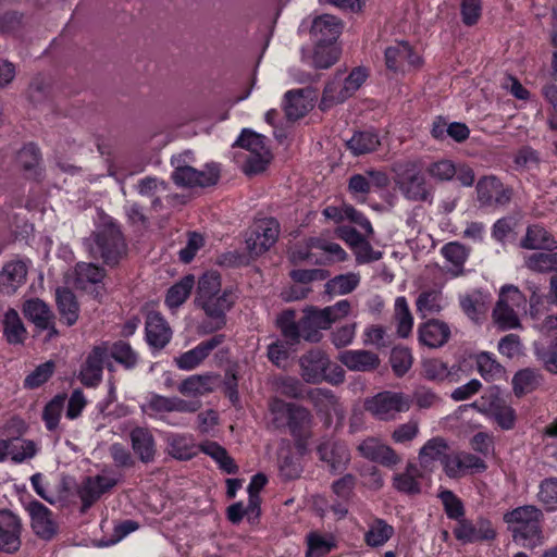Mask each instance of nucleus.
<instances>
[{"label":"nucleus","instance_id":"8","mask_svg":"<svg viewBox=\"0 0 557 557\" xmlns=\"http://www.w3.org/2000/svg\"><path fill=\"white\" fill-rule=\"evenodd\" d=\"M410 406L409 396L391 391L381 392L364 401L366 410L382 421L395 420L398 413L408 411Z\"/></svg>","mask_w":557,"mask_h":557},{"label":"nucleus","instance_id":"19","mask_svg":"<svg viewBox=\"0 0 557 557\" xmlns=\"http://www.w3.org/2000/svg\"><path fill=\"white\" fill-rule=\"evenodd\" d=\"M454 535L462 543H473L493 540L496 531L486 519H479L476 522L459 519L454 529Z\"/></svg>","mask_w":557,"mask_h":557},{"label":"nucleus","instance_id":"16","mask_svg":"<svg viewBox=\"0 0 557 557\" xmlns=\"http://www.w3.org/2000/svg\"><path fill=\"white\" fill-rule=\"evenodd\" d=\"M22 522L10 510H0V552L15 554L22 546Z\"/></svg>","mask_w":557,"mask_h":557},{"label":"nucleus","instance_id":"38","mask_svg":"<svg viewBox=\"0 0 557 557\" xmlns=\"http://www.w3.org/2000/svg\"><path fill=\"white\" fill-rule=\"evenodd\" d=\"M521 246L532 250H553L557 247V243L544 227L532 225L528 227L525 236L521 240Z\"/></svg>","mask_w":557,"mask_h":557},{"label":"nucleus","instance_id":"40","mask_svg":"<svg viewBox=\"0 0 557 557\" xmlns=\"http://www.w3.org/2000/svg\"><path fill=\"white\" fill-rule=\"evenodd\" d=\"M3 335L7 342L11 345L23 344L26 339V329L18 313L13 309H10L4 313Z\"/></svg>","mask_w":557,"mask_h":557},{"label":"nucleus","instance_id":"35","mask_svg":"<svg viewBox=\"0 0 557 557\" xmlns=\"http://www.w3.org/2000/svg\"><path fill=\"white\" fill-rule=\"evenodd\" d=\"M446 307L445 298L441 290H422L416 299V309L421 318L440 313Z\"/></svg>","mask_w":557,"mask_h":557},{"label":"nucleus","instance_id":"37","mask_svg":"<svg viewBox=\"0 0 557 557\" xmlns=\"http://www.w3.org/2000/svg\"><path fill=\"white\" fill-rule=\"evenodd\" d=\"M132 446L141 461L148 462L153 459L154 440L149 430L145 428H135L131 432Z\"/></svg>","mask_w":557,"mask_h":557},{"label":"nucleus","instance_id":"62","mask_svg":"<svg viewBox=\"0 0 557 557\" xmlns=\"http://www.w3.org/2000/svg\"><path fill=\"white\" fill-rule=\"evenodd\" d=\"M534 355L546 371L557 374V337L552 342L548 348L535 344Z\"/></svg>","mask_w":557,"mask_h":557},{"label":"nucleus","instance_id":"56","mask_svg":"<svg viewBox=\"0 0 557 557\" xmlns=\"http://www.w3.org/2000/svg\"><path fill=\"white\" fill-rule=\"evenodd\" d=\"M421 368V374L428 381L443 382L451 375L447 363L436 358L423 360Z\"/></svg>","mask_w":557,"mask_h":557},{"label":"nucleus","instance_id":"31","mask_svg":"<svg viewBox=\"0 0 557 557\" xmlns=\"http://www.w3.org/2000/svg\"><path fill=\"white\" fill-rule=\"evenodd\" d=\"M448 450V443L443 437L436 436L430 438L419 450L418 458L420 466L429 470H432L437 461H441L444 466L445 459L450 456Z\"/></svg>","mask_w":557,"mask_h":557},{"label":"nucleus","instance_id":"25","mask_svg":"<svg viewBox=\"0 0 557 557\" xmlns=\"http://www.w3.org/2000/svg\"><path fill=\"white\" fill-rule=\"evenodd\" d=\"M318 455L322 461L327 463L333 472L344 470L350 460L347 447L333 440L322 442L318 446Z\"/></svg>","mask_w":557,"mask_h":557},{"label":"nucleus","instance_id":"3","mask_svg":"<svg viewBox=\"0 0 557 557\" xmlns=\"http://www.w3.org/2000/svg\"><path fill=\"white\" fill-rule=\"evenodd\" d=\"M242 149L236 156V162L248 174L262 172L271 160V152L265 144V137L249 129H244L236 140Z\"/></svg>","mask_w":557,"mask_h":557},{"label":"nucleus","instance_id":"49","mask_svg":"<svg viewBox=\"0 0 557 557\" xmlns=\"http://www.w3.org/2000/svg\"><path fill=\"white\" fill-rule=\"evenodd\" d=\"M475 364L480 375L486 381H495L503 376L504 368L497 362L495 357L486 351L475 356Z\"/></svg>","mask_w":557,"mask_h":557},{"label":"nucleus","instance_id":"5","mask_svg":"<svg viewBox=\"0 0 557 557\" xmlns=\"http://www.w3.org/2000/svg\"><path fill=\"white\" fill-rule=\"evenodd\" d=\"M542 519V510L533 505L520 506L504 515V521L512 531L515 540L527 541L528 546L540 541Z\"/></svg>","mask_w":557,"mask_h":557},{"label":"nucleus","instance_id":"41","mask_svg":"<svg viewBox=\"0 0 557 557\" xmlns=\"http://www.w3.org/2000/svg\"><path fill=\"white\" fill-rule=\"evenodd\" d=\"M9 457L14 463H23L33 459L40 449L37 442L27 438L12 437L9 438Z\"/></svg>","mask_w":557,"mask_h":557},{"label":"nucleus","instance_id":"4","mask_svg":"<svg viewBox=\"0 0 557 557\" xmlns=\"http://www.w3.org/2000/svg\"><path fill=\"white\" fill-rule=\"evenodd\" d=\"M395 183L400 193L411 201L432 202L433 189L429 186L420 165L414 161L397 163L394 166Z\"/></svg>","mask_w":557,"mask_h":557},{"label":"nucleus","instance_id":"11","mask_svg":"<svg viewBox=\"0 0 557 557\" xmlns=\"http://www.w3.org/2000/svg\"><path fill=\"white\" fill-rule=\"evenodd\" d=\"M278 235L280 224L275 219L258 220L253 223L247 235V250L253 257L261 256L276 243Z\"/></svg>","mask_w":557,"mask_h":557},{"label":"nucleus","instance_id":"61","mask_svg":"<svg viewBox=\"0 0 557 557\" xmlns=\"http://www.w3.org/2000/svg\"><path fill=\"white\" fill-rule=\"evenodd\" d=\"M456 164L448 159H441L430 163L426 168L429 176L436 182H448L455 177Z\"/></svg>","mask_w":557,"mask_h":557},{"label":"nucleus","instance_id":"17","mask_svg":"<svg viewBox=\"0 0 557 557\" xmlns=\"http://www.w3.org/2000/svg\"><path fill=\"white\" fill-rule=\"evenodd\" d=\"M486 468L484 460L467 451L450 454L444 461L446 475L454 479L470 473L483 472Z\"/></svg>","mask_w":557,"mask_h":557},{"label":"nucleus","instance_id":"12","mask_svg":"<svg viewBox=\"0 0 557 557\" xmlns=\"http://www.w3.org/2000/svg\"><path fill=\"white\" fill-rule=\"evenodd\" d=\"M175 170L172 173L174 183L183 187H207L214 185L219 180V168L215 164L207 165L198 171L189 165H181L178 159H173Z\"/></svg>","mask_w":557,"mask_h":557},{"label":"nucleus","instance_id":"30","mask_svg":"<svg viewBox=\"0 0 557 557\" xmlns=\"http://www.w3.org/2000/svg\"><path fill=\"white\" fill-rule=\"evenodd\" d=\"M23 311L37 327L49 331V338L58 334L55 327L52 325L53 314L47 304L42 300L35 298L25 301Z\"/></svg>","mask_w":557,"mask_h":557},{"label":"nucleus","instance_id":"51","mask_svg":"<svg viewBox=\"0 0 557 557\" xmlns=\"http://www.w3.org/2000/svg\"><path fill=\"white\" fill-rule=\"evenodd\" d=\"M168 185L164 181L157 177L147 176L138 181L136 190L139 195L152 199V206L157 208L161 205L160 195L164 194Z\"/></svg>","mask_w":557,"mask_h":557},{"label":"nucleus","instance_id":"48","mask_svg":"<svg viewBox=\"0 0 557 557\" xmlns=\"http://www.w3.org/2000/svg\"><path fill=\"white\" fill-rule=\"evenodd\" d=\"M394 534V528L386 523L383 519H375L369 524V529L364 534V541L368 546H383Z\"/></svg>","mask_w":557,"mask_h":557},{"label":"nucleus","instance_id":"52","mask_svg":"<svg viewBox=\"0 0 557 557\" xmlns=\"http://www.w3.org/2000/svg\"><path fill=\"white\" fill-rule=\"evenodd\" d=\"M541 382V374L534 369H523L518 371L512 377L515 394L521 396L530 393L537 387Z\"/></svg>","mask_w":557,"mask_h":557},{"label":"nucleus","instance_id":"18","mask_svg":"<svg viewBox=\"0 0 557 557\" xmlns=\"http://www.w3.org/2000/svg\"><path fill=\"white\" fill-rule=\"evenodd\" d=\"M109 354L106 343L95 346L79 371V380L86 387H96L102 380L103 362Z\"/></svg>","mask_w":557,"mask_h":557},{"label":"nucleus","instance_id":"10","mask_svg":"<svg viewBox=\"0 0 557 557\" xmlns=\"http://www.w3.org/2000/svg\"><path fill=\"white\" fill-rule=\"evenodd\" d=\"M119 482V476L112 470L103 469L96 475L85 478L77 487L82 502V511L89 509L102 495L111 491Z\"/></svg>","mask_w":557,"mask_h":557},{"label":"nucleus","instance_id":"44","mask_svg":"<svg viewBox=\"0 0 557 557\" xmlns=\"http://www.w3.org/2000/svg\"><path fill=\"white\" fill-rule=\"evenodd\" d=\"M169 453L176 459L188 460L197 453V446L189 435L172 434L168 437Z\"/></svg>","mask_w":557,"mask_h":557},{"label":"nucleus","instance_id":"47","mask_svg":"<svg viewBox=\"0 0 557 557\" xmlns=\"http://www.w3.org/2000/svg\"><path fill=\"white\" fill-rule=\"evenodd\" d=\"M309 247L320 250L324 255L323 260H315L319 263L341 262L347 258L345 250L334 242H330L321 237H312L309 239Z\"/></svg>","mask_w":557,"mask_h":557},{"label":"nucleus","instance_id":"53","mask_svg":"<svg viewBox=\"0 0 557 557\" xmlns=\"http://www.w3.org/2000/svg\"><path fill=\"white\" fill-rule=\"evenodd\" d=\"M347 146L358 156L374 151L380 146V140L373 132H358L347 141Z\"/></svg>","mask_w":557,"mask_h":557},{"label":"nucleus","instance_id":"29","mask_svg":"<svg viewBox=\"0 0 557 557\" xmlns=\"http://www.w3.org/2000/svg\"><path fill=\"white\" fill-rule=\"evenodd\" d=\"M338 360L350 371L367 372L375 370L380 366L376 354L364 350H345L339 352Z\"/></svg>","mask_w":557,"mask_h":557},{"label":"nucleus","instance_id":"20","mask_svg":"<svg viewBox=\"0 0 557 557\" xmlns=\"http://www.w3.org/2000/svg\"><path fill=\"white\" fill-rule=\"evenodd\" d=\"M235 302V295L228 287L223 289V293H219L211 297V307H200L206 315L209 318V325L206 326V332H213L222 329L225 323V313L232 308Z\"/></svg>","mask_w":557,"mask_h":557},{"label":"nucleus","instance_id":"24","mask_svg":"<svg viewBox=\"0 0 557 557\" xmlns=\"http://www.w3.org/2000/svg\"><path fill=\"white\" fill-rule=\"evenodd\" d=\"M450 333V327L447 323L432 319L419 325L418 339L424 346L440 348L448 342Z\"/></svg>","mask_w":557,"mask_h":557},{"label":"nucleus","instance_id":"39","mask_svg":"<svg viewBox=\"0 0 557 557\" xmlns=\"http://www.w3.org/2000/svg\"><path fill=\"white\" fill-rule=\"evenodd\" d=\"M57 305L61 319L71 326L79 317V307L74 294L65 288L57 289Z\"/></svg>","mask_w":557,"mask_h":557},{"label":"nucleus","instance_id":"55","mask_svg":"<svg viewBox=\"0 0 557 557\" xmlns=\"http://www.w3.org/2000/svg\"><path fill=\"white\" fill-rule=\"evenodd\" d=\"M359 283V274L350 272L333 277L325 284V288L330 294L345 295L352 292Z\"/></svg>","mask_w":557,"mask_h":557},{"label":"nucleus","instance_id":"9","mask_svg":"<svg viewBox=\"0 0 557 557\" xmlns=\"http://www.w3.org/2000/svg\"><path fill=\"white\" fill-rule=\"evenodd\" d=\"M86 247L95 258H101L108 264H115L125 251L120 230L115 226L97 233L86 240Z\"/></svg>","mask_w":557,"mask_h":557},{"label":"nucleus","instance_id":"14","mask_svg":"<svg viewBox=\"0 0 557 557\" xmlns=\"http://www.w3.org/2000/svg\"><path fill=\"white\" fill-rule=\"evenodd\" d=\"M476 199L482 207L494 208L509 202L511 191L494 175L481 177L475 186Z\"/></svg>","mask_w":557,"mask_h":557},{"label":"nucleus","instance_id":"26","mask_svg":"<svg viewBox=\"0 0 557 557\" xmlns=\"http://www.w3.org/2000/svg\"><path fill=\"white\" fill-rule=\"evenodd\" d=\"M145 329L147 343L153 348H163L172 338L169 323L158 312H150L147 315Z\"/></svg>","mask_w":557,"mask_h":557},{"label":"nucleus","instance_id":"64","mask_svg":"<svg viewBox=\"0 0 557 557\" xmlns=\"http://www.w3.org/2000/svg\"><path fill=\"white\" fill-rule=\"evenodd\" d=\"M111 356L126 369L134 368L138 361L137 354L132 349L131 345L125 342L115 343L111 348Z\"/></svg>","mask_w":557,"mask_h":557},{"label":"nucleus","instance_id":"6","mask_svg":"<svg viewBox=\"0 0 557 557\" xmlns=\"http://www.w3.org/2000/svg\"><path fill=\"white\" fill-rule=\"evenodd\" d=\"M527 299L513 285L504 286L493 311L494 322L500 330H511L520 326L518 313L525 311Z\"/></svg>","mask_w":557,"mask_h":557},{"label":"nucleus","instance_id":"36","mask_svg":"<svg viewBox=\"0 0 557 557\" xmlns=\"http://www.w3.org/2000/svg\"><path fill=\"white\" fill-rule=\"evenodd\" d=\"M337 546L333 533L310 532L307 535L306 557H324Z\"/></svg>","mask_w":557,"mask_h":557},{"label":"nucleus","instance_id":"59","mask_svg":"<svg viewBox=\"0 0 557 557\" xmlns=\"http://www.w3.org/2000/svg\"><path fill=\"white\" fill-rule=\"evenodd\" d=\"M539 502L547 511L557 509V478L544 479L539 485Z\"/></svg>","mask_w":557,"mask_h":557},{"label":"nucleus","instance_id":"32","mask_svg":"<svg viewBox=\"0 0 557 557\" xmlns=\"http://www.w3.org/2000/svg\"><path fill=\"white\" fill-rule=\"evenodd\" d=\"M216 376L210 373L194 374L183 380L177 391L187 397H201L214 389Z\"/></svg>","mask_w":557,"mask_h":557},{"label":"nucleus","instance_id":"43","mask_svg":"<svg viewBox=\"0 0 557 557\" xmlns=\"http://www.w3.org/2000/svg\"><path fill=\"white\" fill-rule=\"evenodd\" d=\"M195 286V277L186 275L172 287L169 288L165 296V305L170 310L181 307L189 297Z\"/></svg>","mask_w":557,"mask_h":557},{"label":"nucleus","instance_id":"27","mask_svg":"<svg viewBox=\"0 0 557 557\" xmlns=\"http://www.w3.org/2000/svg\"><path fill=\"white\" fill-rule=\"evenodd\" d=\"M341 21L333 15L323 14L313 20L311 36L320 45H333L342 33Z\"/></svg>","mask_w":557,"mask_h":557},{"label":"nucleus","instance_id":"60","mask_svg":"<svg viewBox=\"0 0 557 557\" xmlns=\"http://www.w3.org/2000/svg\"><path fill=\"white\" fill-rule=\"evenodd\" d=\"M391 367L397 376L405 375L413 363L411 350L407 347H395L391 352Z\"/></svg>","mask_w":557,"mask_h":557},{"label":"nucleus","instance_id":"15","mask_svg":"<svg viewBox=\"0 0 557 557\" xmlns=\"http://www.w3.org/2000/svg\"><path fill=\"white\" fill-rule=\"evenodd\" d=\"M479 411L488 414L504 430H510L516 420L515 411L507 406L495 391H491L488 396H483L480 401L470 405Z\"/></svg>","mask_w":557,"mask_h":557},{"label":"nucleus","instance_id":"23","mask_svg":"<svg viewBox=\"0 0 557 557\" xmlns=\"http://www.w3.org/2000/svg\"><path fill=\"white\" fill-rule=\"evenodd\" d=\"M223 341L224 335H215L208 341L201 342L193 349L176 357L174 360L175 364L181 370L190 371L197 368Z\"/></svg>","mask_w":557,"mask_h":557},{"label":"nucleus","instance_id":"58","mask_svg":"<svg viewBox=\"0 0 557 557\" xmlns=\"http://www.w3.org/2000/svg\"><path fill=\"white\" fill-rule=\"evenodd\" d=\"M66 397L65 395H57L45 407L42 419L46 428L53 431L58 428L61 414L64 409Z\"/></svg>","mask_w":557,"mask_h":557},{"label":"nucleus","instance_id":"33","mask_svg":"<svg viewBox=\"0 0 557 557\" xmlns=\"http://www.w3.org/2000/svg\"><path fill=\"white\" fill-rule=\"evenodd\" d=\"M221 276L215 271L206 272L198 281L196 292V304L198 307H211V297L219 293H223Z\"/></svg>","mask_w":557,"mask_h":557},{"label":"nucleus","instance_id":"54","mask_svg":"<svg viewBox=\"0 0 557 557\" xmlns=\"http://www.w3.org/2000/svg\"><path fill=\"white\" fill-rule=\"evenodd\" d=\"M76 286L86 289L88 284H98L104 277V270L92 263H78L75 268Z\"/></svg>","mask_w":557,"mask_h":557},{"label":"nucleus","instance_id":"34","mask_svg":"<svg viewBox=\"0 0 557 557\" xmlns=\"http://www.w3.org/2000/svg\"><path fill=\"white\" fill-rule=\"evenodd\" d=\"M309 94L306 89L289 90L285 94L284 111L289 120H298L311 110L313 104Z\"/></svg>","mask_w":557,"mask_h":557},{"label":"nucleus","instance_id":"28","mask_svg":"<svg viewBox=\"0 0 557 557\" xmlns=\"http://www.w3.org/2000/svg\"><path fill=\"white\" fill-rule=\"evenodd\" d=\"M27 263L14 260L5 263L0 271V290L8 295L14 294L21 287L27 276Z\"/></svg>","mask_w":557,"mask_h":557},{"label":"nucleus","instance_id":"46","mask_svg":"<svg viewBox=\"0 0 557 557\" xmlns=\"http://www.w3.org/2000/svg\"><path fill=\"white\" fill-rule=\"evenodd\" d=\"M350 96L348 91L345 92L343 79L336 76L324 88L323 96L320 102L321 110H329L332 107L339 104L347 100Z\"/></svg>","mask_w":557,"mask_h":557},{"label":"nucleus","instance_id":"7","mask_svg":"<svg viewBox=\"0 0 557 557\" xmlns=\"http://www.w3.org/2000/svg\"><path fill=\"white\" fill-rule=\"evenodd\" d=\"M198 400H185L177 396L166 397L157 393H149L140 405L143 413L150 418L166 421L169 413H191L200 408Z\"/></svg>","mask_w":557,"mask_h":557},{"label":"nucleus","instance_id":"21","mask_svg":"<svg viewBox=\"0 0 557 557\" xmlns=\"http://www.w3.org/2000/svg\"><path fill=\"white\" fill-rule=\"evenodd\" d=\"M357 449L362 457L386 467L395 466L400 461L396 451L376 437L363 440Z\"/></svg>","mask_w":557,"mask_h":557},{"label":"nucleus","instance_id":"42","mask_svg":"<svg viewBox=\"0 0 557 557\" xmlns=\"http://www.w3.org/2000/svg\"><path fill=\"white\" fill-rule=\"evenodd\" d=\"M394 319L396 322V332L399 337H408L413 327V317L410 311L406 297L398 296L394 304Z\"/></svg>","mask_w":557,"mask_h":557},{"label":"nucleus","instance_id":"50","mask_svg":"<svg viewBox=\"0 0 557 557\" xmlns=\"http://www.w3.org/2000/svg\"><path fill=\"white\" fill-rule=\"evenodd\" d=\"M420 470L416 465L409 463L403 473L395 475L394 486L403 493L417 494L420 492Z\"/></svg>","mask_w":557,"mask_h":557},{"label":"nucleus","instance_id":"1","mask_svg":"<svg viewBox=\"0 0 557 557\" xmlns=\"http://www.w3.org/2000/svg\"><path fill=\"white\" fill-rule=\"evenodd\" d=\"M349 312L350 302L344 299L323 309H306L299 322L295 321L293 310H286L278 315L276 323L290 346L298 344L300 338L318 343L322 338V330L330 329L333 323L346 318Z\"/></svg>","mask_w":557,"mask_h":557},{"label":"nucleus","instance_id":"2","mask_svg":"<svg viewBox=\"0 0 557 557\" xmlns=\"http://www.w3.org/2000/svg\"><path fill=\"white\" fill-rule=\"evenodd\" d=\"M300 376L310 384L323 381L338 385L345 380V371L333 362L326 352L321 349H311L299 358Z\"/></svg>","mask_w":557,"mask_h":557},{"label":"nucleus","instance_id":"45","mask_svg":"<svg viewBox=\"0 0 557 557\" xmlns=\"http://www.w3.org/2000/svg\"><path fill=\"white\" fill-rule=\"evenodd\" d=\"M200 450L210 456L219 467L226 473H236L237 466L226 449L215 442L207 441L200 445Z\"/></svg>","mask_w":557,"mask_h":557},{"label":"nucleus","instance_id":"22","mask_svg":"<svg viewBox=\"0 0 557 557\" xmlns=\"http://www.w3.org/2000/svg\"><path fill=\"white\" fill-rule=\"evenodd\" d=\"M30 516L32 529L39 537L50 540L57 533V523L51 510L38 500L30 502L27 506Z\"/></svg>","mask_w":557,"mask_h":557},{"label":"nucleus","instance_id":"57","mask_svg":"<svg viewBox=\"0 0 557 557\" xmlns=\"http://www.w3.org/2000/svg\"><path fill=\"white\" fill-rule=\"evenodd\" d=\"M525 265L534 272H557V252L532 253L525 259Z\"/></svg>","mask_w":557,"mask_h":557},{"label":"nucleus","instance_id":"13","mask_svg":"<svg viewBox=\"0 0 557 557\" xmlns=\"http://www.w3.org/2000/svg\"><path fill=\"white\" fill-rule=\"evenodd\" d=\"M422 58L408 42H396L385 50L386 67L393 72L406 73L418 70L422 65Z\"/></svg>","mask_w":557,"mask_h":557},{"label":"nucleus","instance_id":"63","mask_svg":"<svg viewBox=\"0 0 557 557\" xmlns=\"http://www.w3.org/2000/svg\"><path fill=\"white\" fill-rule=\"evenodd\" d=\"M294 404L285 403L276 397L270 400L269 410L272 416V423L275 428L287 425Z\"/></svg>","mask_w":557,"mask_h":557}]
</instances>
